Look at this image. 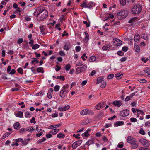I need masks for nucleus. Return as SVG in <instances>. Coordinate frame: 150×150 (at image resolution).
Returning a JSON list of instances; mask_svg holds the SVG:
<instances>
[{"mask_svg":"<svg viewBox=\"0 0 150 150\" xmlns=\"http://www.w3.org/2000/svg\"><path fill=\"white\" fill-rule=\"evenodd\" d=\"M71 68V66L69 64H67L66 65L65 69L66 71H69Z\"/></svg>","mask_w":150,"mask_h":150,"instance_id":"49530a36","label":"nucleus"},{"mask_svg":"<svg viewBox=\"0 0 150 150\" xmlns=\"http://www.w3.org/2000/svg\"><path fill=\"white\" fill-rule=\"evenodd\" d=\"M70 108V106L69 105H67L63 107H59L58 108V110L61 111H65L69 109Z\"/></svg>","mask_w":150,"mask_h":150,"instance_id":"6e6552de","label":"nucleus"},{"mask_svg":"<svg viewBox=\"0 0 150 150\" xmlns=\"http://www.w3.org/2000/svg\"><path fill=\"white\" fill-rule=\"evenodd\" d=\"M61 125L60 124H59L58 125H52L49 127V129H52L53 128H55L57 127H59Z\"/></svg>","mask_w":150,"mask_h":150,"instance_id":"bb28decb","label":"nucleus"},{"mask_svg":"<svg viewBox=\"0 0 150 150\" xmlns=\"http://www.w3.org/2000/svg\"><path fill=\"white\" fill-rule=\"evenodd\" d=\"M32 59H33L31 62V63L33 64L34 62H36V63H38L39 62V61L36 58H32Z\"/></svg>","mask_w":150,"mask_h":150,"instance_id":"3c124183","label":"nucleus"},{"mask_svg":"<svg viewBox=\"0 0 150 150\" xmlns=\"http://www.w3.org/2000/svg\"><path fill=\"white\" fill-rule=\"evenodd\" d=\"M81 49V48L80 46H77L75 48V50L76 52H79Z\"/></svg>","mask_w":150,"mask_h":150,"instance_id":"680f3d73","label":"nucleus"},{"mask_svg":"<svg viewBox=\"0 0 150 150\" xmlns=\"http://www.w3.org/2000/svg\"><path fill=\"white\" fill-rule=\"evenodd\" d=\"M20 127V125L18 122H16L15 123L14 125V128L16 130L19 129Z\"/></svg>","mask_w":150,"mask_h":150,"instance_id":"f3484780","label":"nucleus"},{"mask_svg":"<svg viewBox=\"0 0 150 150\" xmlns=\"http://www.w3.org/2000/svg\"><path fill=\"white\" fill-rule=\"evenodd\" d=\"M124 124V122L122 121H118L115 122L114 125L115 127H117L119 126L123 125Z\"/></svg>","mask_w":150,"mask_h":150,"instance_id":"ddd939ff","label":"nucleus"},{"mask_svg":"<svg viewBox=\"0 0 150 150\" xmlns=\"http://www.w3.org/2000/svg\"><path fill=\"white\" fill-rule=\"evenodd\" d=\"M136 111L137 112V113H139V114H140L142 115H143L144 114V112L142 110L137 109H136Z\"/></svg>","mask_w":150,"mask_h":150,"instance_id":"a18cd8bd","label":"nucleus"},{"mask_svg":"<svg viewBox=\"0 0 150 150\" xmlns=\"http://www.w3.org/2000/svg\"><path fill=\"white\" fill-rule=\"evenodd\" d=\"M86 114L93 115V112L91 110L86 109Z\"/></svg>","mask_w":150,"mask_h":150,"instance_id":"f704fd0d","label":"nucleus"},{"mask_svg":"<svg viewBox=\"0 0 150 150\" xmlns=\"http://www.w3.org/2000/svg\"><path fill=\"white\" fill-rule=\"evenodd\" d=\"M59 89V86L58 85H56L54 87V91L56 92L58 91Z\"/></svg>","mask_w":150,"mask_h":150,"instance_id":"864d4df0","label":"nucleus"},{"mask_svg":"<svg viewBox=\"0 0 150 150\" xmlns=\"http://www.w3.org/2000/svg\"><path fill=\"white\" fill-rule=\"evenodd\" d=\"M81 70L82 72L85 71L87 68V65L86 64L84 65L82 67H80Z\"/></svg>","mask_w":150,"mask_h":150,"instance_id":"ea45409f","label":"nucleus"},{"mask_svg":"<svg viewBox=\"0 0 150 150\" xmlns=\"http://www.w3.org/2000/svg\"><path fill=\"white\" fill-rule=\"evenodd\" d=\"M129 111L127 110H124L121 112V115L123 117L128 116L129 113Z\"/></svg>","mask_w":150,"mask_h":150,"instance_id":"0eeeda50","label":"nucleus"},{"mask_svg":"<svg viewBox=\"0 0 150 150\" xmlns=\"http://www.w3.org/2000/svg\"><path fill=\"white\" fill-rule=\"evenodd\" d=\"M100 83H101V85H100V86L102 88H105L106 87V82L104 80L103 81Z\"/></svg>","mask_w":150,"mask_h":150,"instance_id":"a878e982","label":"nucleus"},{"mask_svg":"<svg viewBox=\"0 0 150 150\" xmlns=\"http://www.w3.org/2000/svg\"><path fill=\"white\" fill-rule=\"evenodd\" d=\"M56 68H55V70L57 71H59L61 69L60 67L58 66V65H56Z\"/></svg>","mask_w":150,"mask_h":150,"instance_id":"338daca9","label":"nucleus"},{"mask_svg":"<svg viewBox=\"0 0 150 150\" xmlns=\"http://www.w3.org/2000/svg\"><path fill=\"white\" fill-rule=\"evenodd\" d=\"M39 47L40 45H39L36 44L34 45H33V46H32V49H33L35 50L38 48Z\"/></svg>","mask_w":150,"mask_h":150,"instance_id":"4c0bfd02","label":"nucleus"},{"mask_svg":"<svg viewBox=\"0 0 150 150\" xmlns=\"http://www.w3.org/2000/svg\"><path fill=\"white\" fill-rule=\"evenodd\" d=\"M138 146V144H136V142L135 141L131 144V146L132 149H135Z\"/></svg>","mask_w":150,"mask_h":150,"instance_id":"2eb2a0df","label":"nucleus"},{"mask_svg":"<svg viewBox=\"0 0 150 150\" xmlns=\"http://www.w3.org/2000/svg\"><path fill=\"white\" fill-rule=\"evenodd\" d=\"M89 130H87L86 131L85 133H84L82 135H83V136H85V137H88L89 136V134L88 133L89 132Z\"/></svg>","mask_w":150,"mask_h":150,"instance_id":"72a5a7b5","label":"nucleus"},{"mask_svg":"<svg viewBox=\"0 0 150 150\" xmlns=\"http://www.w3.org/2000/svg\"><path fill=\"white\" fill-rule=\"evenodd\" d=\"M80 6L81 7L86 8H87V7H88V6H87V4L85 1L83 2L81 4Z\"/></svg>","mask_w":150,"mask_h":150,"instance_id":"473e14b6","label":"nucleus"},{"mask_svg":"<svg viewBox=\"0 0 150 150\" xmlns=\"http://www.w3.org/2000/svg\"><path fill=\"white\" fill-rule=\"evenodd\" d=\"M140 38V36L138 34L135 35L134 36V40L136 42L139 41Z\"/></svg>","mask_w":150,"mask_h":150,"instance_id":"412c9836","label":"nucleus"},{"mask_svg":"<svg viewBox=\"0 0 150 150\" xmlns=\"http://www.w3.org/2000/svg\"><path fill=\"white\" fill-rule=\"evenodd\" d=\"M114 76V74H109L107 77L108 79H111L113 78Z\"/></svg>","mask_w":150,"mask_h":150,"instance_id":"de8ad7c7","label":"nucleus"},{"mask_svg":"<svg viewBox=\"0 0 150 150\" xmlns=\"http://www.w3.org/2000/svg\"><path fill=\"white\" fill-rule=\"evenodd\" d=\"M44 10H46L44 9V8L42 7L39 6L37 8V11L40 14L43 12Z\"/></svg>","mask_w":150,"mask_h":150,"instance_id":"9b49d317","label":"nucleus"},{"mask_svg":"<svg viewBox=\"0 0 150 150\" xmlns=\"http://www.w3.org/2000/svg\"><path fill=\"white\" fill-rule=\"evenodd\" d=\"M111 47V46L110 44H107L103 46L102 47V49L104 50H108L110 49Z\"/></svg>","mask_w":150,"mask_h":150,"instance_id":"f8f14e48","label":"nucleus"},{"mask_svg":"<svg viewBox=\"0 0 150 150\" xmlns=\"http://www.w3.org/2000/svg\"><path fill=\"white\" fill-rule=\"evenodd\" d=\"M59 55L61 56H64L65 55V53L63 51H60L59 52Z\"/></svg>","mask_w":150,"mask_h":150,"instance_id":"6e6d98bb","label":"nucleus"},{"mask_svg":"<svg viewBox=\"0 0 150 150\" xmlns=\"http://www.w3.org/2000/svg\"><path fill=\"white\" fill-rule=\"evenodd\" d=\"M66 93L63 91V90H62L60 93V96L62 98H64L65 97V96Z\"/></svg>","mask_w":150,"mask_h":150,"instance_id":"4be33fe9","label":"nucleus"},{"mask_svg":"<svg viewBox=\"0 0 150 150\" xmlns=\"http://www.w3.org/2000/svg\"><path fill=\"white\" fill-rule=\"evenodd\" d=\"M71 45L69 42H66L64 46L63 49L67 51H68L71 47Z\"/></svg>","mask_w":150,"mask_h":150,"instance_id":"423d86ee","label":"nucleus"},{"mask_svg":"<svg viewBox=\"0 0 150 150\" xmlns=\"http://www.w3.org/2000/svg\"><path fill=\"white\" fill-rule=\"evenodd\" d=\"M145 125L146 126L150 127V122L149 121L146 122L145 123Z\"/></svg>","mask_w":150,"mask_h":150,"instance_id":"774afa93","label":"nucleus"},{"mask_svg":"<svg viewBox=\"0 0 150 150\" xmlns=\"http://www.w3.org/2000/svg\"><path fill=\"white\" fill-rule=\"evenodd\" d=\"M139 142L144 147H148L149 146V143L147 140L144 139H140L139 140Z\"/></svg>","mask_w":150,"mask_h":150,"instance_id":"20e7f679","label":"nucleus"},{"mask_svg":"<svg viewBox=\"0 0 150 150\" xmlns=\"http://www.w3.org/2000/svg\"><path fill=\"white\" fill-rule=\"evenodd\" d=\"M113 104L115 106L120 107L122 105V103L120 101H115L113 102Z\"/></svg>","mask_w":150,"mask_h":150,"instance_id":"dca6fc26","label":"nucleus"},{"mask_svg":"<svg viewBox=\"0 0 150 150\" xmlns=\"http://www.w3.org/2000/svg\"><path fill=\"white\" fill-rule=\"evenodd\" d=\"M23 41V39L22 38H19L17 41V43L20 44L22 43Z\"/></svg>","mask_w":150,"mask_h":150,"instance_id":"bf43d9fd","label":"nucleus"},{"mask_svg":"<svg viewBox=\"0 0 150 150\" xmlns=\"http://www.w3.org/2000/svg\"><path fill=\"white\" fill-rule=\"evenodd\" d=\"M114 43L116 46H119L122 44V42L120 40L116 38L114 41Z\"/></svg>","mask_w":150,"mask_h":150,"instance_id":"9d476101","label":"nucleus"},{"mask_svg":"<svg viewBox=\"0 0 150 150\" xmlns=\"http://www.w3.org/2000/svg\"><path fill=\"white\" fill-rule=\"evenodd\" d=\"M25 115L26 117H31V114L28 111L26 112L25 113Z\"/></svg>","mask_w":150,"mask_h":150,"instance_id":"2f4dec72","label":"nucleus"},{"mask_svg":"<svg viewBox=\"0 0 150 150\" xmlns=\"http://www.w3.org/2000/svg\"><path fill=\"white\" fill-rule=\"evenodd\" d=\"M122 76V73H117L115 75V77L117 79H121Z\"/></svg>","mask_w":150,"mask_h":150,"instance_id":"aec40b11","label":"nucleus"},{"mask_svg":"<svg viewBox=\"0 0 150 150\" xmlns=\"http://www.w3.org/2000/svg\"><path fill=\"white\" fill-rule=\"evenodd\" d=\"M142 61L144 62V63H146L147 61L149 60V59L148 58H145L143 57L142 58Z\"/></svg>","mask_w":150,"mask_h":150,"instance_id":"052dcab7","label":"nucleus"},{"mask_svg":"<svg viewBox=\"0 0 150 150\" xmlns=\"http://www.w3.org/2000/svg\"><path fill=\"white\" fill-rule=\"evenodd\" d=\"M96 59V57L94 56H92L90 57L89 60L90 62H93L95 61Z\"/></svg>","mask_w":150,"mask_h":150,"instance_id":"cd10ccee","label":"nucleus"},{"mask_svg":"<svg viewBox=\"0 0 150 150\" xmlns=\"http://www.w3.org/2000/svg\"><path fill=\"white\" fill-rule=\"evenodd\" d=\"M37 70L38 72L43 73L44 72L43 68L42 67H38L37 69Z\"/></svg>","mask_w":150,"mask_h":150,"instance_id":"c756f323","label":"nucleus"},{"mask_svg":"<svg viewBox=\"0 0 150 150\" xmlns=\"http://www.w3.org/2000/svg\"><path fill=\"white\" fill-rule=\"evenodd\" d=\"M139 133L142 135H144L145 134V131L143 130V128H141L140 131H139Z\"/></svg>","mask_w":150,"mask_h":150,"instance_id":"603ef678","label":"nucleus"},{"mask_svg":"<svg viewBox=\"0 0 150 150\" xmlns=\"http://www.w3.org/2000/svg\"><path fill=\"white\" fill-rule=\"evenodd\" d=\"M141 36L142 38L146 40H147L148 39V35L147 34H145V33L142 34L141 35Z\"/></svg>","mask_w":150,"mask_h":150,"instance_id":"5701e85b","label":"nucleus"},{"mask_svg":"<svg viewBox=\"0 0 150 150\" xmlns=\"http://www.w3.org/2000/svg\"><path fill=\"white\" fill-rule=\"evenodd\" d=\"M127 142L130 143L131 144L135 141V139L130 136L128 137L127 139Z\"/></svg>","mask_w":150,"mask_h":150,"instance_id":"1a4fd4ad","label":"nucleus"},{"mask_svg":"<svg viewBox=\"0 0 150 150\" xmlns=\"http://www.w3.org/2000/svg\"><path fill=\"white\" fill-rule=\"evenodd\" d=\"M40 132L39 133L36 134V136L37 137H38L41 136L42 134V133L44 132V130L42 129H40Z\"/></svg>","mask_w":150,"mask_h":150,"instance_id":"7c9ffc66","label":"nucleus"},{"mask_svg":"<svg viewBox=\"0 0 150 150\" xmlns=\"http://www.w3.org/2000/svg\"><path fill=\"white\" fill-rule=\"evenodd\" d=\"M76 71L78 73H80V72H82L81 70L80 67H79L77 68V69H76Z\"/></svg>","mask_w":150,"mask_h":150,"instance_id":"e2e57ef3","label":"nucleus"},{"mask_svg":"<svg viewBox=\"0 0 150 150\" xmlns=\"http://www.w3.org/2000/svg\"><path fill=\"white\" fill-rule=\"evenodd\" d=\"M138 18L137 17H134L129 20V23H131L134 21H135L136 20H137L138 19Z\"/></svg>","mask_w":150,"mask_h":150,"instance_id":"c85d7f7f","label":"nucleus"},{"mask_svg":"<svg viewBox=\"0 0 150 150\" xmlns=\"http://www.w3.org/2000/svg\"><path fill=\"white\" fill-rule=\"evenodd\" d=\"M48 16V13L47 11L46 10H44L43 12L41 13L40 17L38 18V20L39 21H43Z\"/></svg>","mask_w":150,"mask_h":150,"instance_id":"7ed1b4c3","label":"nucleus"},{"mask_svg":"<svg viewBox=\"0 0 150 150\" xmlns=\"http://www.w3.org/2000/svg\"><path fill=\"white\" fill-rule=\"evenodd\" d=\"M104 80V79L102 77H100L97 78V84L100 83L103 81Z\"/></svg>","mask_w":150,"mask_h":150,"instance_id":"a211bd4d","label":"nucleus"},{"mask_svg":"<svg viewBox=\"0 0 150 150\" xmlns=\"http://www.w3.org/2000/svg\"><path fill=\"white\" fill-rule=\"evenodd\" d=\"M142 8V6L140 4L134 5L132 8V13L133 14L138 15L141 13Z\"/></svg>","mask_w":150,"mask_h":150,"instance_id":"f257e3e1","label":"nucleus"},{"mask_svg":"<svg viewBox=\"0 0 150 150\" xmlns=\"http://www.w3.org/2000/svg\"><path fill=\"white\" fill-rule=\"evenodd\" d=\"M138 81L141 83H145L147 81L146 80L144 79H139Z\"/></svg>","mask_w":150,"mask_h":150,"instance_id":"13d9d810","label":"nucleus"},{"mask_svg":"<svg viewBox=\"0 0 150 150\" xmlns=\"http://www.w3.org/2000/svg\"><path fill=\"white\" fill-rule=\"evenodd\" d=\"M80 114L81 115H86V109L83 110L80 112Z\"/></svg>","mask_w":150,"mask_h":150,"instance_id":"09e8293b","label":"nucleus"},{"mask_svg":"<svg viewBox=\"0 0 150 150\" xmlns=\"http://www.w3.org/2000/svg\"><path fill=\"white\" fill-rule=\"evenodd\" d=\"M82 140H79L76 141L73 143L72 147L73 149H76L78 146H79L82 143Z\"/></svg>","mask_w":150,"mask_h":150,"instance_id":"39448f33","label":"nucleus"},{"mask_svg":"<svg viewBox=\"0 0 150 150\" xmlns=\"http://www.w3.org/2000/svg\"><path fill=\"white\" fill-rule=\"evenodd\" d=\"M93 141L92 140H89L87 141L86 143V144L88 145H90V144L93 143Z\"/></svg>","mask_w":150,"mask_h":150,"instance_id":"4d7b16f0","label":"nucleus"},{"mask_svg":"<svg viewBox=\"0 0 150 150\" xmlns=\"http://www.w3.org/2000/svg\"><path fill=\"white\" fill-rule=\"evenodd\" d=\"M128 14V11L127 10H122L117 15V18L120 20L125 18Z\"/></svg>","mask_w":150,"mask_h":150,"instance_id":"f03ea898","label":"nucleus"},{"mask_svg":"<svg viewBox=\"0 0 150 150\" xmlns=\"http://www.w3.org/2000/svg\"><path fill=\"white\" fill-rule=\"evenodd\" d=\"M120 3L123 6H124L126 4V0H119Z\"/></svg>","mask_w":150,"mask_h":150,"instance_id":"c03bdc74","label":"nucleus"},{"mask_svg":"<svg viewBox=\"0 0 150 150\" xmlns=\"http://www.w3.org/2000/svg\"><path fill=\"white\" fill-rule=\"evenodd\" d=\"M59 129H54L50 131L49 133L52 134L53 135H55L59 132Z\"/></svg>","mask_w":150,"mask_h":150,"instance_id":"6ab92c4d","label":"nucleus"},{"mask_svg":"<svg viewBox=\"0 0 150 150\" xmlns=\"http://www.w3.org/2000/svg\"><path fill=\"white\" fill-rule=\"evenodd\" d=\"M94 5L93 3V2H91L88 4H87V6L88 8H90L91 7H92Z\"/></svg>","mask_w":150,"mask_h":150,"instance_id":"e433bc0d","label":"nucleus"},{"mask_svg":"<svg viewBox=\"0 0 150 150\" xmlns=\"http://www.w3.org/2000/svg\"><path fill=\"white\" fill-rule=\"evenodd\" d=\"M40 32L42 33L43 34H44V33H43L45 30V28L43 25H42L40 27Z\"/></svg>","mask_w":150,"mask_h":150,"instance_id":"8fccbe9b","label":"nucleus"},{"mask_svg":"<svg viewBox=\"0 0 150 150\" xmlns=\"http://www.w3.org/2000/svg\"><path fill=\"white\" fill-rule=\"evenodd\" d=\"M16 116L19 117H22L23 116V113L22 112L18 111L15 115Z\"/></svg>","mask_w":150,"mask_h":150,"instance_id":"b1692460","label":"nucleus"},{"mask_svg":"<svg viewBox=\"0 0 150 150\" xmlns=\"http://www.w3.org/2000/svg\"><path fill=\"white\" fill-rule=\"evenodd\" d=\"M134 46L135 51L137 53H139L140 51V50L139 46L137 44L134 43Z\"/></svg>","mask_w":150,"mask_h":150,"instance_id":"4468645a","label":"nucleus"},{"mask_svg":"<svg viewBox=\"0 0 150 150\" xmlns=\"http://www.w3.org/2000/svg\"><path fill=\"white\" fill-rule=\"evenodd\" d=\"M95 108L96 110H99L100 108H102V106L100 105V103H99L96 106Z\"/></svg>","mask_w":150,"mask_h":150,"instance_id":"c9c22d12","label":"nucleus"},{"mask_svg":"<svg viewBox=\"0 0 150 150\" xmlns=\"http://www.w3.org/2000/svg\"><path fill=\"white\" fill-rule=\"evenodd\" d=\"M65 136L64 134L61 132L59 133L57 135L58 138H63L65 137Z\"/></svg>","mask_w":150,"mask_h":150,"instance_id":"393cba45","label":"nucleus"},{"mask_svg":"<svg viewBox=\"0 0 150 150\" xmlns=\"http://www.w3.org/2000/svg\"><path fill=\"white\" fill-rule=\"evenodd\" d=\"M142 72H144V73H146L148 74V76H150V69H146L144 71H142Z\"/></svg>","mask_w":150,"mask_h":150,"instance_id":"37998d69","label":"nucleus"},{"mask_svg":"<svg viewBox=\"0 0 150 150\" xmlns=\"http://www.w3.org/2000/svg\"><path fill=\"white\" fill-rule=\"evenodd\" d=\"M46 140V139L45 137L39 139L37 142L38 143H41Z\"/></svg>","mask_w":150,"mask_h":150,"instance_id":"a19ab883","label":"nucleus"},{"mask_svg":"<svg viewBox=\"0 0 150 150\" xmlns=\"http://www.w3.org/2000/svg\"><path fill=\"white\" fill-rule=\"evenodd\" d=\"M117 54L120 56H122L124 55V52L121 51H118L117 52Z\"/></svg>","mask_w":150,"mask_h":150,"instance_id":"5fc2aeb1","label":"nucleus"},{"mask_svg":"<svg viewBox=\"0 0 150 150\" xmlns=\"http://www.w3.org/2000/svg\"><path fill=\"white\" fill-rule=\"evenodd\" d=\"M85 38L86 39H87L88 40L89 38V36L88 33L86 31L85 32Z\"/></svg>","mask_w":150,"mask_h":150,"instance_id":"69168bd1","label":"nucleus"},{"mask_svg":"<svg viewBox=\"0 0 150 150\" xmlns=\"http://www.w3.org/2000/svg\"><path fill=\"white\" fill-rule=\"evenodd\" d=\"M83 65V64H82V62L80 61L77 62L76 64V65L77 66H82Z\"/></svg>","mask_w":150,"mask_h":150,"instance_id":"0e129e2a","label":"nucleus"},{"mask_svg":"<svg viewBox=\"0 0 150 150\" xmlns=\"http://www.w3.org/2000/svg\"><path fill=\"white\" fill-rule=\"evenodd\" d=\"M34 129L32 127L30 126L26 129L25 131H28L29 132L33 131Z\"/></svg>","mask_w":150,"mask_h":150,"instance_id":"79ce46f5","label":"nucleus"},{"mask_svg":"<svg viewBox=\"0 0 150 150\" xmlns=\"http://www.w3.org/2000/svg\"><path fill=\"white\" fill-rule=\"evenodd\" d=\"M17 71L20 74H23V70L22 68H19L18 69Z\"/></svg>","mask_w":150,"mask_h":150,"instance_id":"58836bf2","label":"nucleus"}]
</instances>
